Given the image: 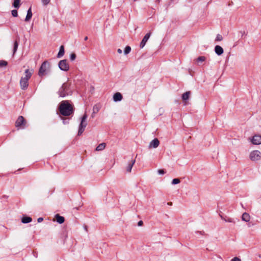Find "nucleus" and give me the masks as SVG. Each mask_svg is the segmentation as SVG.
<instances>
[{
	"mask_svg": "<svg viewBox=\"0 0 261 261\" xmlns=\"http://www.w3.org/2000/svg\"><path fill=\"white\" fill-rule=\"evenodd\" d=\"M151 35V33H147L144 37H143V39L142 40L140 44V47L141 48H142L145 45L146 42L149 38Z\"/></svg>",
	"mask_w": 261,
	"mask_h": 261,
	"instance_id": "nucleus-9",
	"label": "nucleus"
},
{
	"mask_svg": "<svg viewBox=\"0 0 261 261\" xmlns=\"http://www.w3.org/2000/svg\"><path fill=\"white\" fill-rule=\"evenodd\" d=\"M160 144V141L157 138H154L152 141H151L149 145V148H156L159 146Z\"/></svg>",
	"mask_w": 261,
	"mask_h": 261,
	"instance_id": "nucleus-11",
	"label": "nucleus"
},
{
	"mask_svg": "<svg viewBox=\"0 0 261 261\" xmlns=\"http://www.w3.org/2000/svg\"><path fill=\"white\" fill-rule=\"evenodd\" d=\"M20 0H14L13 6L15 8H19Z\"/></svg>",
	"mask_w": 261,
	"mask_h": 261,
	"instance_id": "nucleus-24",
	"label": "nucleus"
},
{
	"mask_svg": "<svg viewBox=\"0 0 261 261\" xmlns=\"http://www.w3.org/2000/svg\"><path fill=\"white\" fill-rule=\"evenodd\" d=\"M8 65V62L5 60H0V67L6 66Z\"/></svg>",
	"mask_w": 261,
	"mask_h": 261,
	"instance_id": "nucleus-28",
	"label": "nucleus"
},
{
	"mask_svg": "<svg viewBox=\"0 0 261 261\" xmlns=\"http://www.w3.org/2000/svg\"><path fill=\"white\" fill-rule=\"evenodd\" d=\"M50 64L47 61H45L41 64L38 72V75L42 76L47 74V71L50 69Z\"/></svg>",
	"mask_w": 261,
	"mask_h": 261,
	"instance_id": "nucleus-3",
	"label": "nucleus"
},
{
	"mask_svg": "<svg viewBox=\"0 0 261 261\" xmlns=\"http://www.w3.org/2000/svg\"><path fill=\"white\" fill-rule=\"evenodd\" d=\"M242 220L245 222H249L250 220V216L249 214L244 213L242 216Z\"/></svg>",
	"mask_w": 261,
	"mask_h": 261,
	"instance_id": "nucleus-15",
	"label": "nucleus"
},
{
	"mask_svg": "<svg viewBox=\"0 0 261 261\" xmlns=\"http://www.w3.org/2000/svg\"><path fill=\"white\" fill-rule=\"evenodd\" d=\"M76 55L74 53H72L70 56V59L71 61H74L76 58Z\"/></svg>",
	"mask_w": 261,
	"mask_h": 261,
	"instance_id": "nucleus-32",
	"label": "nucleus"
},
{
	"mask_svg": "<svg viewBox=\"0 0 261 261\" xmlns=\"http://www.w3.org/2000/svg\"><path fill=\"white\" fill-rule=\"evenodd\" d=\"M58 93L59 96L64 97L67 95H70L72 93V90L71 88V84L68 82H65L63 84L59 89Z\"/></svg>",
	"mask_w": 261,
	"mask_h": 261,
	"instance_id": "nucleus-2",
	"label": "nucleus"
},
{
	"mask_svg": "<svg viewBox=\"0 0 261 261\" xmlns=\"http://www.w3.org/2000/svg\"><path fill=\"white\" fill-rule=\"evenodd\" d=\"M59 110L60 113L64 116H69L74 112V108L68 100L61 101L59 107Z\"/></svg>",
	"mask_w": 261,
	"mask_h": 261,
	"instance_id": "nucleus-1",
	"label": "nucleus"
},
{
	"mask_svg": "<svg viewBox=\"0 0 261 261\" xmlns=\"http://www.w3.org/2000/svg\"><path fill=\"white\" fill-rule=\"evenodd\" d=\"M18 41L15 40L14 43V46H13V54H14L18 48Z\"/></svg>",
	"mask_w": 261,
	"mask_h": 261,
	"instance_id": "nucleus-25",
	"label": "nucleus"
},
{
	"mask_svg": "<svg viewBox=\"0 0 261 261\" xmlns=\"http://www.w3.org/2000/svg\"><path fill=\"white\" fill-rule=\"evenodd\" d=\"M26 124L27 121L22 116H19L18 117L15 123V127L17 129L24 128L26 126Z\"/></svg>",
	"mask_w": 261,
	"mask_h": 261,
	"instance_id": "nucleus-5",
	"label": "nucleus"
},
{
	"mask_svg": "<svg viewBox=\"0 0 261 261\" xmlns=\"http://www.w3.org/2000/svg\"><path fill=\"white\" fill-rule=\"evenodd\" d=\"M32 221V219L30 217L24 216L21 219V222L23 223H28L31 222Z\"/></svg>",
	"mask_w": 261,
	"mask_h": 261,
	"instance_id": "nucleus-22",
	"label": "nucleus"
},
{
	"mask_svg": "<svg viewBox=\"0 0 261 261\" xmlns=\"http://www.w3.org/2000/svg\"><path fill=\"white\" fill-rule=\"evenodd\" d=\"M62 120H63V123L64 124H66L69 123V118H63Z\"/></svg>",
	"mask_w": 261,
	"mask_h": 261,
	"instance_id": "nucleus-33",
	"label": "nucleus"
},
{
	"mask_svg": "<svg viewBox=\"0 0 261 261\" xmlns=\"http://www.w3.org/2000/svg\"><path fill=\"white\" fill-rule=\"evenodd\" d=\"M130 50H131L130 47L129 46H126L125 47V49L124 50V53L125 55H127L130 53Z\"/></svg>",
	"mask_w": 261,
	"mask_h": 261,
	"instance_id": "nucleus-26",
	"label": "nucleus"
},
{
	"mask_svg": "<svg viewBox=\"0 0 261 261\" xmlns=\"http://www.w3.org/2000/svg\"><path fill=\"white\" fill-rule=\"evenodd\" d=\"M251 141L253 144H261V136L259 135H254L251 139Z\"/></svg>",
	"mask_w": 261,
	"mask_h": 261,
	"instance_id": "nucleus-8",
	"label": "nucleus"
},
{
	"mask_svg": "<svg viewBox=\"0 0 261 261\" xmlns=\"http://www.w3.org/2000/svg\"><path fill=\"white\" fill-rule=\"evenodd\" d=\"M180 180H172L171 184L172 185L178 184L180 182Z\"/></svg>",
	"mask_w": 261,
	"mask_h": 261,
	"instance_id": "nucleus-35",
	"label": "nucleus"
},
{
	"mask_svg": "<svg viewBox=\"0 0 261 261\" xmlns=\"http://www.w3.org/2000/svg\"><path fill=\"white\" fill-rule=\"evenodd\" d=\"M168 204L170 205H172V202H168Z\"/></svg>",
	"mask_w": 261,
	"mask_h": 261,
	"instance_id": "nucleus-43",
	"label": "nucleus"
},
{
	"mask_svg": "<svg viewBox=\"0 0 261 261\" xmlns=\"http://www.w3.org/2000/svg\"><path fill=\"white\" fill-rule=\"evenodd\" d=\"M215 51L217 55L221 56L223 54L224 50L221 46L219 45H216L215 47Z\"/></svg>",
	"mask_w": 261,
	"mask_h": 261,
	"instance_id": "nucleus-13",
	"label": "nucleus"
},
{
	"mask_svg": "<svg viewBox=\"0 0 261 261\" xmlns=\"http://www.w3.org/2000/svg\"><path fill=\"white\" fill-rule=\"evenodd\" d=\"M224 220L226 221V222H232L233 221H232V219H231V218H228L227 219H224Z\"/></svg>",
	"mask_w": 261,
	"mask_h": 261,
	"instance_id": "nucleus-38",
	"label": "nucleus"
},
{
	"mask_svg": "<svg viewBox=\"0 0 261 261\" xmlns=\"http://www.w3.org/2000/svg\"><path fill=\"white\" fill-rule=\"evenodd\" d=\"M58 66L60 70L64 71H67L69 69V66L67 60H61L58 64Z\"/></svg>",
	"mask_w": 261,
	"mask_h": 261,
	"instance_id": "nucleus-7",
	"label": "nucleus"
},
{
	"mask_svg": "<svg viewBox=\"0 0 261 261\" xmlns=\"http://www.w3.org/2000/svg\"><path fill=\"white\" fill-rule=\"evenodd\" d=\"M32 12L31 7H30L27 11V14L26 17L25 18V21H29L31 19V18H32Z\"/></svg>",
	"mask_w": 261,
	"mask_h": 261,
	"instance_id": "nucleus-16",
	"label": "nucleus"
},
{
	"mask_svg": "<svg viewBox=\"0 0 261 261\" xmlns=\"http://www.w3.org/2000/svg\"><path fill=\"white\" fill-rule=\"evenodd\" d=\"M249 159L252 161H257L261 159V152L255 150L252 151L249 154Z\"/></svg>",
	"mask_w": 261,
	"mask_h": 261,
	"instance_id": "nucleus-6",
	"label": "nucleus"
},
{
	"mask_svg": "<svg viewBox=\"0 0 261 261\" xmlns=\"http://www.w3.org/2000/svg\"><path fill=\"white\" fill-rule=\"evenodd\" d=\"M106 146V144L105 143H101L99 144L96 148V151H101L103 150Z\"/></svg>",
	"mask_w": 261,
	"mask_h": 261,
	"instance_id": "nucleus-23",
	"label": "nucleus"
},
{
	"mask_svg": "<svg viewBox=\"0 0 261 261\" xmlns=\"http://www.w3.org/2000/svg\"><path fill=\"white\" fill-rule=\"evenodd\" d=\"M99 110V108L97 105H94L93 108V112L91 115V117L93 118L95 117V115L96 113H97Z\"/></svg>",
	"mask_w": 261,
	"mask_h": 261,
	"instance_id": "nucleus-21",
	"label": "nucleus"
},
{
	"mask_svg": "<svg viewBox=\"0 0 261 261\" xmlns=\"http://www.w3.org/2000/svg\"><path fill=\"white\" fill-rule=\"evenodd\" d=\"M158 172L159 174H164L165 173V171L164 169H159L158 170Z\"/></svg>",
	"mask_w": 261,
	"mask_h": 261,
	"instance_id": "nucleus-34",
	"label": "nucleus"
},
{
	"mask_svg": "<svg viewBox=\"0 0 261 261\" xmlns=\"http://www.w3.org/2000/svg\"><path fill=\"white\" fill-rule=\"evenodd\" d=\"M173 179L176 180V179H179L178 178H173Z\"/></svg>",
	"mask_w": 261,
	"mask_h": 261,
	"instance_id": "nucleus-44",
	"label": "nucleus"
},
{
	"mask_svg": "<svg viewBox=\"0 0 261 261\" xmlns=\"http://www.w3.org/2000/svg\"><path fill=\"white\" fill-rule=\"evenodd\" d=\"M231 261H241V259L238 257H235L231 259Z\"/></svg>",
	"mask_w": 261,
	"mask_h": 261,
	"instance_id": "nucleus-36",
	"label": "nucleus"
},
{
	"mask_svg": "<svg viewBox=\"0 0 261 261\" xmlns=\"http://www.w3.org/2000/svg\"><path fill=\"white\" fill-rule=\"evenodd\" d=\"M122 98V94L119 92L116 93L113 96V100L115 102L121 101Z\"/></svg>",
	"mask_w": 261,
	"mask_h": 261,
	"instance_id": "nucleus-14",
	"label": "nucleus"
},
{
	"mask_svg": "<svg viewBox=\"0 0 261 261\" xmlns=\"http://www.w3.org/2000/svg\"><path fill=\"white\" fill-rule=\"evenodd\" d=\"M135 163V160H132L130 163H128V166L126 167V171L128 172H130L133 165Z\"/></svg>",
	"mask_w": 261,
	"mask_h": 261,
	"instance_id": "nucleus-20",
	"label": "nucleus"
},
{
	"mask_svg": "<svg viewBox=\"0 0 261 261\" xmlns=\"http://www.w3.org/2000/svg\"><path fill=\"white\" fill-rule=\"evenodd\" d=\"M64 47L63 45H61L60 47L59 51L57 55V58H60L63 57L64 55Z\"/></svg>",
	"mask_w": 261,
	"mask_h": 261,
	"instance_id": "nucleus-17",
	"label": "nucleus"
},
{
	"mask_svg": "<svg viewBox=\"0 0 261 261\" xmlns=\"http://www.w3.org/2000/svg\"><path fill=\"white\" fill-rule=\"evenodd\" d=\"M41 1L42 3V5L44 6L48 5L50 2V0H41Z\"/></svg>",
	"mask_w": 261,
	"mask_h": 261,
	"instance_id": "nucleus-29",
	"label": "nucleus"
},
{
	"mask_svg": "<svg viewBox=\"0 0 261 261\" xmlns=\"http://www.w3.org/2000/svg\"><path fill=\"white\" fill-rule=\"evenodd\" d=\"M43 220V218L42 217H40V218H38V219H37V221L38 223L41 222Z\"/></svg>",
	"mask_w": 261,
	"mask_h": 261,
	"instance_id": "nucleus-39",
	"label": "nucleus"
},
{
	"mask_svg": "<svg viewBox=\"0 0 261 261\" xmlns=\"http://www.w3.org/2000/svg\"><path fill=\"white\" fill-rule=\"evenodd\" d=\"M24 73L25 76L22 77L29 81V79H30L32 75V71H30L29 69H27L25 70Z\"/></svg>",
	"mask_w": 261,
	"mask_h": 261,
	"instance_id": "nucleus-12",
	"label": "nucleus"
},
{
	"mask_svg": "<svg viewBox=\"0 0 261 261\" xmlns=\"http://www.w3.org/2000/svg\"><path fill=\"white\" fill-rule=\"evenodd\" d=\"M239 33L241 34L242 37H243L244 35H246V33L245 31H241L239 32Z\"/></svg>",
	"mask_w": 261,
	"mask_h": 261,
	"instance_id": "nucleus-37",
	"label": "nucleus"
},
{
	"mask_svg": "<svg viewBox=\"0 0 261 261\" xmlns=\"http://www.w3.org/2000/svg\"><path fill=\"white\" fill-rule=\"evenodd\" d=\"M191 94L190 91H187L182 95V99L183 101H186L189 98Z\"/></svg>",
	"mask_w": 261,
	"mask_h": 261,
	"instance_id": "nucleus-19",
	"label": "nucleus"
},
{
	"mask_svg": "<svg viewBox=\"0 0 261 261\" xmlns=\"http://www.w3.org/2000/svg\"><path fill=\"white\" fill-rule=\"evenodd\" d=\"M142 225H143V221H139V222H138V225L139 226H142Z\"/></svg>",
	"mask_w": 261,
	"mask_h": 261,
	"instance_id": "nucleus-40",
	"label": "nucleus"
},
{
	"mask_svg": "<svg viewBox=\"0 0 261 261\" xmlns=\"http://www.w3.org/2000/svg\"><path fill=\"white\" fill-rule=\"evenodd\" d=\"M88 37H87V36H86V37H85V38H84V40L86 41V40H88Z\"/></svg>",
	"mask_w": 261,
	"mask_h": 261,
	"instance_id": "nucleus-42",
	"label": "nucleus"
},
{
	"mask_svg": "<svg viewBox=\"0 0 261 261\" xmlns=\"http://www.w3.org/2000/svg\"><path fill=\"white\" fill-rule=\"evenodd\" d=\"M223 40V37L220 34H218L216 36L215 41H220Z\"/></svg>",
	"mask_w": 261,
	"mask_h": 261,
	"instance_id": "nucleus-30",
	"label": "nucleus"
},
{
	"mask_svg": "<svg viewBox=\"0 0 261 261\" xmlns=\"http://www.w3.org/2000/svg\"><path fill=\"white\" fill-rule=\"evenodd\" d=\"M88 116L85 113L81 118V121L79 125L78 135L80 136L84 132L86 126L87 125V119Z\"/></svg>",
	"mask_w": 261,
	"mask_h": 261,
	"instance_id": "nucleus-4",
	"label": "nucleus"
},
{
	"mask_svg": "<svg viewBox=\"0 0 261 261\" xmlns=\"http://www.w3.org/2000/svg\"><path fill=\"white\" fill-rule=\"evenodd\" d=\"M20 85L21 89L22 90H25L28 88L29 86V82L28 81L24 79L21 77L20 81Z\"/></svg>",
	"mask_w": 261,
	"mask_h": 261,
	"instance_id": "nucleus-10",
	"label": "nucleus"
},
{
	"mask_svg": "<svg viewBox=\"0 0 261 261\" xmlns=\"http://www.w3.org/2000/svg\"><path fill=\"white\" fill-rule=\"evenodd\" d=\"M205 59H206V58L205 57L200 56L198 58H197L196 60L198 62H202L204 61L205 60Z\"/></svg>",
	"mask_w": 261,
	"mask_h": 261,
	"instance_id": "nucleus-27",
	"label": "nucleus"
},
{
	"mask_svg": "<svg viewBox=\"0 0 261 261\" xmlns=\"http://www.w3.org/2000/svg\"><path fill=\"white\" fill-rule=\"evenodd\" d=\"M117 52L119 53V54H121L122 53V50L120 48L118 49L117 50Z\"/></svg>",
	"mask_w": 261,
	"mask_h": 261,
	"instance_id": "nucleus-41",
	"label": "nucleus"
},
{
	"mask_svg": "<svg viewBox=\"0 0 261 261\" xmlns=\"http://www.w3.org/2000/svg\"><path fill=\"white\" fill-rule=\"evenodd\" d=\"M11 13L13 16L14 17H17L18 16V12L16 10H13L11 11Z\"/></svg>",
	"mask_w": 261,
	"mask_h": 261,
	"instance_id": "nucleus-31",
	"label": "nucleus"
},
{
	"mask_svg": "<svg viewBox=\"0 0 261 261\" xmlns=\"http://www.w3.org/2000/svg\"><path fill=\"white\" fill-rule=\"evenodd\" d=\"M56 221L57 222H58L59 224H62L64 222V218L62 216H60L59 214H57L55 216Z\"/></svg>",
	"mask_w": 261,
	"mask_h": 261,
	"instance_id": "nucleus-18",
	"label": "nucleus"
}]
</instances>
